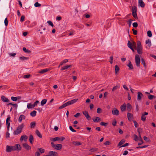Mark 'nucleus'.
Instances as JSON below:
<instances>
[{
	"label": "nucleus",
	"instance_id": "59",
	"mask_svg": "<svg viewBox=\"0 0 156 156\" xmlns=\"http://www.w3.org/2000/svg\"><path fill=\"white\" fill-rule=\"evenodd\" d=\"M30 76V74L24 75L23 76V78H28Z\"/></svg>",
	"mask_w": 156,
	"mask_h": 156
},
{
	"label": "nucleus",
	"instance_id": "36",
	"mask_svg": "<svg viewBox=\"0 0 156 156\" xmlns=\"http://www.w3.org/2000/svg\"><path fill=\"white\" fill-rule=\"evenodd\" d=\"M36 133L37 135V136L40 138L42 137V135L40 133L39 131L38 130H37L35 132Z\"/></svg>",
	"mask_w": 156,
	"mask_h": 156
},
{
	"label": "nucleus",
	"instance_id": "4",
	"mask_svg": "<svg viewBox=\"0 0 156 156\" xmlns=\"http://www.w3.org/2000/svg\"><path fill=\"white\" fill-rule=\"evenodd\" d=\"M135 62L136 66L137 67H139L140 66V59L139 55L138 54H136L135 55Z\"/></svg>",
	"mask_w": 156,
	"mask_h": 156
},
{
	"label": "nucleus",
	"instance_id": "10",
	"mask_svg": "<svg viewBox=\"0 0 156 156\" xmlns=\"http://www.w3.org/2000/svg\"><path fill=\"white\" fill-rule=\"evenodd\" d=\"M112 114L115 115H119V111L116 108H114L112 111Z\"/></svg>",
	"mask_w": 156,
	"mask_h": 156
},
{
	"label": "nucleus",
	"instance_id": "62",
	"mask_svg": "<svg viewBox=\"0 0 156 156\" xmlns=\"http://www.w3.org/2000/svg\"><path fill=\"white\" fill-rule=\"evenodd\" d=\"M118 88V87L117 86L113 87V88L112 90V91H114L115 90H116Z\"/></svg>",
	"mask_w": 156,
	"mask_h": 156
},
{
	"label": "nucleus",
	"instance_id": "61",
	"mask_svg": "<svg viewBox=\"0 0 156 156\" xmlns=\"http://www.w3.org/2000/svg\"><path fill=\"white\" fill-rule=\"evenodd\" d=\"M132 31H133V34L134 35H136L137 34V31L136 30H135L134 29H133Z\"/></svg>",
	"mask_w": 156,
	"mask_h": 156
},
{
	"label": "nucleus",
	"instance_id": "9",
	"mask_svg": "<svg viewBox=\"0 0 156 156\" xmlns=\"http://www.w3.org/2000/svg\"><path fill=\"white\" fill-rule=\"evenodd\" d=\"M54 148L57 150H60L62 147V145L61 144H56L54 145Z\"/></svg>",
	"mask_w": 156,
	"mask_h": 156
},
{
	"label": "nucleus",
	"instance_id": "11",
	"mask_svg": "<svg viewBox=\"0 0 156 156\" xmlns=\"http://www.w3.org/2000/svg\"><path fill=\"white\" fill-rule=\"evenodd\" d=\"M143 96V95L141 92H137V99L138 101H140Z\"/></svg>",
	"mask_w": 156,
	"mask_h": 156
},
{
	"label": "nucleus",
	"instance_id": "32",
	"mask_svg": "<svg viewBox=\"0 0 156 156\" xmlns=\"http://www.w3.org/2000/svg\"><path fill=\"white\" fill-rule=\"evenodd\" d=\"M34 105H32L31 103H30L27 104V108H32L34 107Z\"/></svg>",
	"mask_w": 156,
	"mask_h": 156
},
{
	"label": "nucleus",
	"instance_id": "60",
	"mask_svg": "<svg viewBox=\"0 0 156 156\" xmlns=\"http://www.w3.org/2000/svg\"><path fill=\"white\" fill-rule=\"evenodd\" d=\"M111 144L110 142L109 141H107L105 142L104 143V145H109Z\"/></svg>",
	"mask_w": 156,
	"mask_h": 156
},
{
	"label": "nucleus",
	"instance_id": "53",
	"mask_svg": "<svg viewBox=\"0 0 156 156\" xmlns=\"http://www.w3.org/2000/svg\"><path fill=\"white\" fill-rule=\"evenodd\" d=\"M6 123L7 125V129H8V131L9 130V127H10V123L8 121H7V122L6 121Z\"/></svg>",
	"mask_w": 156,
	"mask_h": 156
},
{
	"label": "nucleus",
	"instance_id": "24",
	"mask_svg": "<svg viewBox=\"0 0 156 156\" xmlns=\"http://www.w3.org/2000/svg\"><path fill=\"white\" fill-rule=\"evenodd\" d=\"M36 125L35 122H32L30 123V127L31 129L34 128Z\"/></svg>",
	"mask_w": 156,
	"mask_h": 156
},
{
	"label": "nucleus",
	"instance_id": "64",
	"mask_svg": "<svg viewBox=\"0 0 156 156\" xmlns=\"http://www.w3.org/2000/svg\"><path fill=\"white\" fill-rule=\"evenodd\" d=\"M35 156H39L40 155V154L38 151H36L35 154Z\"/></svg>",
	"mask_w": 156,
	"mask_h": 156
},
{
	"label": "nucleus",
	"instance_id": "8",
	"mask_svg": "<svg viewBox=\"0 0 156 156\" xmlns=\"http://www.w3.org/2000/svg\"><path fill=\"white\" fill-rule=\"evenodd\" d=\"M83 113L85 116L86 119L88 120H90L91 119V117L89 115L88 112L87 111H85L83 112Z\"/></svg>",
	"mask_w": 156,
	"mask_h": 156
},
{
	"label": "nucleus",
	"instance_id": "47",
	"mask_svg": "<svg viewBox=\"0 0 156 156\" xmlns=\"http://www.w3.org/2000/svg\"><path fill=\"white\" fill-rule=\"evenodd\" d=\"M146 117L144 115L142 114L141 118V120H142L143 121H145L146 120Z\"/></svg>",
	"mask_w": 156,
	"mask_h": 156
},
{
	"label": "nucleus",
	"instance_id": "6",
	"mask_svg": "<svg viewBox=\"0 0 156 156\" xmlns=\"http://www.w3.org/2000/svg\"><path fill=\"white\" fill-rule=\"evenodd\" d=\"M78 99H75L72 100L68 101V102L65 103V105L66 106L71 105L74 103H76L77 101L78 100Z\"/></svg>",
	"mask_w": 156,
	"mask_h": 156
},
{
	"label": "nucleus",
	"instance_id": "46",
	"mask_svg": "<svg viewBox=\"0 0 156 156\" xmlns=\"http://www.w3.org/2000/svg\"><path fill=\"white\" fill-rule=\"evenodd\" d=\"M47 23L50 26H51L52 27H54V25L52 23V22L51 21H47Z\"/></svg>",
	"mask_w": 156,
	"mask_h": 156
},
{
	"label": "nucleus",
	"instance_id": "21",
	"mask_svg": "<svg viewBox=\"0 0 156 156\" xmlns=\"http://www.w3.org/2000/svg\"><path fill=\"white\" fill-rule=\"evenodd\" d=\"M139 129H137V131L139 133V134L140 135V142L139 143H138V145H140L143 144V140L142 139V138L141 137L140 135V131H139Z\"/></svg>",
	"mask_w": 156,
	"mask_h": 156
},
{
	"label": "nucleus",
	"instance_id": "25",
	"mask_svg": "<svg viewBox=\"0 0 156 156\" xmlns=\"http://www.w3.org/2000/svg\"><path fill=\"white\" fill-rule=\"evenodd\" d=\"M92 120L94 122H100L101 121V119L99 117H97L95 118V119H93Z\"/></svg>",
	"mask_w": 156,
	"mask_h": 156
},
{
	"label": "nucleus",
	"instance_id": "41",
	"mask_svg": "<svg viewBox=\"0 0 156 156\" xmlns=\"http://www.w3.org/2000/svg\"><path fill=\"white\" fill-rule=\"evenodd\" d=\"M148 98L149 99L152 100L153 98H156V96L151 95H149L148 96Z\"/></svg>",
	"mask_w": 156,
	"mask_h": 156
},
{
	"label": "nucleus",
	"instance_id": "51",
	"mask_svg": "<svg viewBox=\"0 0 156 156\" xmlns=\"http://www.w3.org/2000/svg\"><path fill=\"white\" fill-rule=\"evenodd\" d=\"M34 6L35 7H40V6L41 5V4L39 3L38 2H36L35 4H34Z\"/></svg>",
	"mask_w": 156,
	"mask_h": 156
},
{
	"label": "nucleus",
	"instance_id": "40",
	"mask_svg": "<svg viewBox=\"0 0 156 156\" xmlns=\"http://www.w3.org/2000/svg\"><path fill=\"white\" fill-rule=\"evenodd\" d=\"M128 47L130 48L133 47V45L132 43H131L129 41H128L127 44Z\"/></svg>",
	"mask_w": 156,
	"mask_h": 156
},
{
	"label": "nucleus",
	"instance_id": "20",
	"mask_svg": "<svg viewBox=\"0 0 156 156\" xmlns=\"http://www.w3.org/2000/svg\"><path fill=\"white\" fill-rule=\"evenodd\" d=\"M126 108L128 112H129L131 111L132 108V106L130 104L128 103L126 104Z\"/></svg>",
	"mask_w": 156,
	"mask_h": 156
},
{
	"label": "nucleus",
	"instance_id": "35",
	"mask_svg": "<svg viewBox=\"0 0 156 156\" xmlns=\"http://www.w3.org/2000/svg\"><path fill=\"white\" fill-rule=\"evenodd\" d=\"M47 101V100L46 99H43L41 103V104L42 106H43L44 104H46Z\"/></svg>",
	"mask_w": 156,
	"mask_h": 156
},
{
	"label": "nucleus",
	"instance_id": "58",
	"mask_svg": "<svg viewBox=\"0 0 156 156\" xmlns=\"http://www.w3.org/2000/svg\"><path fill=\"white\" fill-rule=\"evenodd\" d=\"M66 105H65V104H63V105H61V106H60L59 107V109H62V108H64L65 107H66Z\"/></svg>",
	"mask_w": 156,
	"mask_h": 156
},
{
	"label": "nucleus",
	"instance_id": "54",
	"mask_svg": "<svg viewBox=\"0 0 156 156\" xmlns=\"http://www.w3.org/2000/svg\"><path fill=\"white\" fill-rule=\"evenodd\" d=\"M133 27H136L138 26V24L136 22H134L133 23Z\"/></svg>",
	"mask_w": 156,
	"mask_h": 156
},
{
	"label": "nucleus",
	"instance_id": "39",
	"mask_svg": "<svg viewBox=\"0 0 156 156\" xmlns=\"http://www.w3.org/2000/svg\"><path fill=\"white\" fill-rule=\"evenodd\" d=\"M125 142V140L124 139L120 141L119 143L118 144V146H119L122 145L123 144H124Z\"/></svg>",
	"mask_w": 156,
	"mask_h": 156
},
{
	"label": "nucleus",
	"instance_id": "50",
	"mask_svg": "<svg viewBox=\"0 0 156 156\" xmlns=\"http://www.w3.org/2000/svg\"><path fill=\"white\" fill-rule=\"evenodd\" d=\"M133 122L134 124V126H135V127H136V128L138 127V126H139V125L138 124V123L136 121L134 120V121H133Z\"/></svg>",
	"mask_w": 156,
	"mask_h": 156
},
{
	"label": "nucleus",
	"instance_id": "49",
	"mask_svg": "<svg viewBox=\"0 0 156 156\" xmlns=\"http://www.w3.org/2000/svg\"><path fill=\"white\" fill-rule=\"evenodd\" d=\"M21 60H25L28 59V58L24 56L20 57V58Z\"/></svg>",
	"mask_w": 156,
	"mask_h": 156
},
{
	"label": "nucleus",
	"instance_id": "63",
	"mask_svg": "<svg viewBox=\"0 0 156 156\" xmlns=\"http://www.w3.org/2000/svg\"><path fill=\"white\" fill-rule=\"evenodd\" d=\"M80 115V113H77L74 116L75 117H78Z\"/></svg>",
	"mask_w": 156,
	"mask_h": 156
},
{
	"label": "nucleus",
	"instance_id": "37",
	"mask_svg": "<svg viewBox=\"0 0 156 156\" xmlns=\"http://www.w3.org/2000/svg\"><path fill=\"white\" fill-rule=\"evenodd\" d=\"M146 44H148V46L149 47H150L151 45V43L150 40L148 39L146 40Z\"/></svg>",
	"mask_w": 156,
	"mask_h": 156
},
{
	"label": "nucleus",
	"instance_id": "30",
	"mask_svg": "<svg viewBox=\"0 0 156 156\" xmlns=\"http://www.w3.org/2000/svg\"><path fill=\"white\" fill-rule=\"evenodd\" d=\"M36 113L37 112L35 111L34 110L30 113V115L31 116L34 117L36 115Z\"/></svg>",
	"mask_w": 156,
	"mask_h": 156
},
{
	"label": "nucleus",
	"instance_id": "18",
	"mask_svg": "<svg viewBox=\"0 0 156 156\" xmlns=\"http://www.w3.org/2000/svg\"><path fill=\"white\" fill-rule=\"evenodd\" d=\"M127 116L128 120L129 121H131L133 117V115L131 113H128Z\"/></svg>",
	"mask_w": 156,
	"mask_h": 156
},
{
	"label": "nucleus",
	"instance_id": "27",
	"mask_svg": "<svg viewBox=\"0 0 156 156\" xmlns=\"http://www.w3.org/2000/svg\"><path fill=\"white\" fill-rule=\"evenodd\" d=\"M71 66H72L71 65L65 66L63 67H62L61 70H63L65 69H67L71 67Z\"/></svg>",
	"mask_w": 156,
	"mask_h": 156
},
{
	"label": "nucleus",
	"instance_id": "45",
	"mask_svg": "<svg viewBox=\"0 0 156 156\" xmlns=\"http://www.w3.org/2000/svg\"><path fill=\"white\" fill-rule=\"evenodd\" d=\"M108 124V123H105L104 122H102L100 123V125L102 126H105Z\"/></svg>",
	"mask_w": 156,
	"mask_h": 156
},
{
	"label": "nucleus",
	"instance_id": "17",
	"mask_svg": "<svg viewBox=\"0 0 156 156\" xmlns=\"http://www.w3.org/2000/svg\"><path fill=\"white\" fill-rule=\"evenodd\" d=\"M15 151H20L21 150V147L20 145L19 144H16V146H15Z\"/></svg>",
	"mask_w": 156,
	"mask_h": 156
},
{
	"label": "nucleus",
	"instance_id": "43",
	"mask_svg": "<svg viewBox=\"0 0 156 156\" xmlns=\"http://www.w3.org/2000/svg\"><path fill=\"white\" fill-rule=\"evenodd\" d=\"M147 34V36L149 37H151L152 36L151 32L150 30L148 31Z\"/></svg>",
	"mask_w": 156,
	"mask_h": 156
},
{
	"label": "nucleus",
	"instance_id": "22",
	"mask_svg": "<svg viewBox=\"0 0 156 156\" xmlns=\"http://www.w3.org/2000/svg\"><path fill=\"white\" fill-rule=\"evenodd\" d=\"M1 100L3 101L4 102H6L9 101V99L3 96H2L1 97Z\"/></svg>",
	"mask_w": 156,
	"mask_h": 156
},
{
	"label": "nucleus",
	"instance_id": "13",
	"mask_svg": "<svg viewBox=\"0 0 156 156\" xmlns=\"http://www.w3.org/2000/svg\"><path fill=\"white\" fill-rule=\"evenodd\" d=\"M48 154L50 156H58V153L56 151H50Z\"/></svg>",
	"mask_w": 156,
	"mask_h": 156
},
{
	"label": "nucleus",
	"instance_id": "5",
	"mask_svg": "<svg viewBox=\"0 0 156 156\" xmlns=\"http://www.w3.org/2000/svg\"><path fill=\"white\" fill-rule=\"evenodd\" d=\"M15 146L7 145L6 151L7 152H10L15 151Z\"/></svg>",
	"mask_w": 156,
	"mask_h": 156
},
{
	"label": "nucleus",
	"instance_id": "26",
	"mask_svg": "<svg viewBox=\"0 0 156 156\" xmlns=\"http://www.w3.org/2000/svg\"><path fill=\"white\" fill-rule=\"evenodd\" d=\"M34 137L33 135H31L29 136V141L30 144H32L33 143Z\"/></svg>",
	"mask_w": 156,
	"mask_h": 156
},
{
	"label": "nucleus",
	"instance_id": "52",
	"mask_svg": "<svg viewBox=\"0 0 156 156\" xmlns=\"http://www.w3.org/2000/svg\"><path fill=\"white\" fill-rule=\"evenodd\" d=\"M132 22V20L131 19H129L128 21V24L129 26L130 27L131 26V23Z\"/></svg>",
	"mask_w": 156,
	"mask_h": 156
},
{
	"label": "nucleus",
	"instance_id": "33",
	"mask_svg": "<svg viewBox=\"0 0 156 156\" xmlns=\"http://www.w3.org/2000/svg\"><path fill=\"white\" fill-rule=\"evenodd\" d=\"M115 74H116L118 72L119 70V68L117 65H115Z\"/></svg>",
	"mask_w": 156,
	"mask_h": 156
},
{
	"label": "nucleus",
	"instance_id": "55",
	"mask_svg": "<svg viewBox=\"0 0 156 156\" xmlns=\"http://www.w3.org/2000/svg\"><path fill=\"white\" fill-rule=\"evenodd\" d=\"M69 128L71 131L73 132H76V131L71 126H69Z\"/></svg>",
	"mask_w": 156,
	"mask_h": 156
},
{
	"label": "nucleus",
	"instance_id": "57",
	"mask_svg": "<svg viewBox=\"0 0 156 156\" xmlns=\"http://www.w3.org/2000/svg\"><path fill=\"white\" fill-rule=\"evenodd\" d=\"M25 19V16H22L21 17L20 21L21 22H22L24 21Z\"/></svg>",
	"mask_w": 156,
	"mask_h": 156
},
{
	"label": "nucleus",
	"instance_id": "12",
	"mask_svg": "<svg viewBox=\"0 0 156 156\" xmlns=\"http://www.w3.org/2000/svg\"><path fill=\"white\" fill-rule=\"evenodd\" d=\"M23 147L27 150H30L31 149V147L29 146L27 143H25L23 144Z\"/></svg>",
	"mask_w": 156,
	"mask_h": 156
},
{
	"label": "nucleus",
	"instance_id": "48",
	"mask_svg": "<svg viewBox=\"0 0 156 156\" xmlns=\"http://www.w3.org/2000/svg\"><path fill=\"white\" fill-rule=\"evenodd\" d=\"M8 20L7 18H5L4 20V23L5 25L7 26L8 24Z\"/></svg>",
	"mask_w": 156,
	"mask_h": 156
},
{
	"label": "nucleus",
	"instance_id": "31",
	"mask_svg": "<svg viewBox=\"0 0 156 156\" xmlns=\"http://www.w3.org/2000/svg\"><path fill=\"white\" fill-rule=\"evenodd\" d=\"M72 143L74 145L76 146H79L82 144V143L79 142L73 141L72 142Z\"/></svg>",
	"mask_w": 156,
	"mask_h": 156
},
{
	"label": "nucleus",
	"instance_id": "42",
	"mask_svg": "<svg viewBox=\"0 0 156 156\" xmlns=\"http://www.w3.org/2000/svg\"><path fill=\"white\" fill-rule=\"evenodd\" d=\"M38 150L39 151V152L41 153H43L44 152L45 150L44 149H43L41 148H38Z\"/></svg>",
	"mask_w": 156,
	"mask_h": 156
},
{
	"label": "nucleus",
	"instance_id": "7",
	"mask_svg": "<svg viewBox=\"0 0 156 156\" xmlns=\"http://www.w3.org/2000/svg\"><path fill=\"white\" fill-rule=\"evenodd\" d=\"M65 138L63 137H55L54 138H52L50 139V140L53 142L55 141H63Z\"/></svg>",
	"mask_w": 156,
	"mask_h": 156
},
{
	"label": "nucleus",
	"instance_id": "23",
	"mask_svg": "<svg viewBox=\"0 0 156 156\" xmlns=\"http://www.w3.org/2000/svg\"><path fill=\"white\" fill-rule=\"evenodd\" d=\"M120 108L122 112H123L125 111L126 109V104L124 103L123 105H122L120 107Z\"/></svg>",
	"mask_w": 156,
	"mask_h": 156
},
{
	"label": "nucleus",
	"instance_id": "28",
	"mask_svg": "<svg viewBox=\"0 0 156 156\" xmlns=\"http://www.w3.org/2000/svg\"><path fill=\"white\" fill-rule=\"evenodd\" d=\"M127 66L129 67V69L130 70H132L133 69V65L130 61H129V63L127 65Z\"/></svg>",
	"mask_w": 156,
	"mask_h": 156
},
{
	"label": "nucleus",
	"instance_id": "16",
	"mask_svg": "<svg viewBox=\"0 0 156 156\" xmlns=\"http://www.w3.org/2000/svg\"><path fill=\"white\" fill-rule=\"evenodd\" d=\"M50 70V68L48 69H44L41 70L39 72V73H41V74H43L44 73Z\"/></svg>",
	"mask_w": 156,
	"mask_h": 156
},
{
	"label": "nucleus",
	"instance_id": "14",
	"mask_svg": "<svg viewBox=\"0 0 156 156\" xmlns=\"http://www.w3.org/2000/svg\"><path fill=\"white\" fill-rule=\"evenodd\" d=\"M28 138V137L27 136L25 135H24L20 137V140L22 141L24 140L25 141H26L27 139Z\"/></svg>",
	"mask_w": 156,
	"mask_h": 156
},
{
	"label": "nucleus",
	"instance_id": "38",
	"mask_svg": "<svg viewBox=\"0 0 156 156\" xmlns=\"http://www.w3.org/2000/svg\"><path fill=\"white\" fill-rule=\"evenodd\" d=\"M19 97H13V96H12L11 97V99L13 101H17V99H19Z\"/></svg>",
	"mask_w": 156,
	"mask_h": 156
},
{
	"label": "nucleus",
	"instance_id": "3",
	"mask_svg": "<svg viewBox=\"0 0 156 156\" xmlns=\"http://www.w3.org/2000/svg\"><path fill=\"white\" fill-rule=\"evenodd\" d=\"M132 14L133 16L136 19H138L136 14L137 8L135 6H133L132 9Z\"/></svg>",
	"mask_w": 156,
	"mask_h": 156
},
{
	"label": "nucleus",
	"instance_id": "44",
	"mask_svg": "<svg viewBox=\"0 0 156 156\" xmlns=\"http://www.w3.org/2000/svg\"><path fill=\"white\" fill-rule=\"evenodd\" d=\"M98 150V148H92L90 149L89 151L91 152H94Z\"/></svg>",
	"mask_w": 156,
	"mask_h": 156
},
{
	"label": "nucleus",
	"instance_id": "15",
	"mask_svg": "<svg viewBox=\"0 0 156 156\" xmlns=\"http://www.w3.org/2000/svg\"><path fill=\"white\" fill-rule=\"evenodd\" d=\"M138 5H140L142 8H143L145 6V4L142 0H139Z\"/></svg>",
	"mask_w": 156,
	"mask_h": 156
},
{
	"label": "nucleus",
	"instance_id": "2",
	"mask_svg": "<svg viewBox=\"0 0 156 156\" xmlns=\"http://www.w3.org/2000/svg\"><path fill=\"white\" fill-rule=\"evenodd\" d=\"M137 46L136 50L137 53L139 54H142L143 53V48L140 41H137Z\"/></svg>",
	"mask_w": 156,
	"mask_h": 156
},
{
	"label": "nucleus",
	"instance_id": "34",
	"mask_svg": "<svg viewBox=\"0 0 156 156\" xmlns=\"http://www.w3.org/2000/svg\"><path fill=\"white\" fill-rule=\"evenodd\" d=\"M141 62L142 64L143 65L144 67L145 68H146V65L145 63V62L144 60V59L143 58H141Z\"/></svg>",
	"mask_w": 156,
	"mask_h": 156
},
{
	"label": "nucleus",
	"instance_id": "29",
	"mask_svg": "<svg viewBox=\"0 0 156 156\" xmlns=\"http://www.w3.org/2000/svg\"><path fill=\"white\" fill-rule=\"evenodd\" d=\"M23 50L24 52L27 53H30L31 52L30 50L27 49V48L25 47H23Z\"/></svg>",
	"mask_w": 156,
	"mask_h": 156
},
{
	"label": "nucleus",
	"instance_id": "19",
	"mask_svg": "<svg viewBox=\"0 0 156 156\" xmlns=\"http://www.w3.org/2000/svg\"><path fill=\"white\" fill-rule=\"evenodd\" d=\"M25 119V116L23 115H20L19 119L18 121L19 122H21L23 119Z\"/></svg>",
	"mask_w": 156,
	"mask_h": 156
},
{
	"label": "nucleus",
	"instance_id": "1",
	"mask_svg": "<svg viewBox=\"0 0 156 156\" xmlns=\"http://www.w3.org/2000/svg\"><path fill=\"white\" fill-rule=\"evenodd\" d=\"M24 126V125L23 123L19 126L17 128L16 130L15 131L13 132L14 135H18L20 133L22 130Z\"/></svg>",
	"mask_w": 156,
	"mask_h": 156
},
{
	"label": "nucleus",
	"instance_id": "56",
	"mask_svg": "<svg viewBox=\"0 0 156 156\" xmlns=\"http://www.w3.org/2000/svg\"><path fill=\"white\" fill-rule=\"evenodd\" d=\"M101 109L100 108H98L97 109V112L98 113H100L101 112Z\"/></svg>",
	"mask_w": 156,
	"mask_h": 156
}]
</instances>
